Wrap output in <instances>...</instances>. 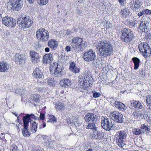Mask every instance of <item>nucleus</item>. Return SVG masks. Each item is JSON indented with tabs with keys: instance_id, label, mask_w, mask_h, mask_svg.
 Instances as JSON below:
<instances>
[{
	"instance_id": "obj_1",
	"label": "nucleus",
	"mask_w": 151,
	"mask_h": 151,
	"mask_svg": "<svg viewBox=\"0 0 151 151\" xmlns=\"http://www.w3.org/2000/svg\"><path fill=\"white\" fill-rule=\"evenodd\" d=\"M100 55L101 57L110 55L113 51V46L106 40L99 41L96 46Z\"/></svg>"
},
{
	"instance_id": "obj_2",
	"label": "nucleus",
	"mask_w": 151,
	"mask_h": 151,
	"mask_svg": "<svg viewBox=\"0 0 151 151\" xmlns=\"http://www.w3.org/2000/svg\"><path fill=\"white\" fill-rule=\"evenodd\" d=\"M70 44L72 48L77 50V52H82L87 46V43L83 38L79 36L74 37L72 40Z\"/></svg>"
},
{
	"instance_id": "obj_3",
	"label": "nucleus",
	"mask_w": 151,
	"mask_h": 151,
	"mask_svg": "<svg viewBox=\"0 0 151 151\" xmlns=\"http://www.w3.org/2000/svg\"><path fill=\"white\" fill-rule=\"evenodd\" d=\"M127 136V134L124 130L119 131L116 133L115 137L116 144L121 148L124 149L126 147Z\"/></svg>"
},
{
	"instance_id": "obj_4",
	"label": "nucleus",
	"mask_w": 151,
	"mask_h": 151,
	"mask_svg": "<svg viewBox=\"0 0 151 151\" xmlns=\"http://www.w3.org/2000/svg\"><path fill=\"white\" fill-rule=\"evenodd\" d=\"M134 38V36L133 32L130 29L124 28L122 30L120 39L124 42L129 43Z\"/></svg>"
},
{
	"instance_id": "obj_5",
	"label": "nucleus",
	"mask_w": 151,
	"mask_h": 151,
	"mask_svg": "<svg viewBox=\"0 0 151 151\" xmlns=\"http://www.w3.org/2000/svg\"><path fill=\"white\" fill-rule=\"evenodd\" d=\"M78 82L81 88L86 89L93 84V78L90 75H86L83 77L79 78Z\"/></svg>"
},
{
	"instance_id": "obj_6",
	"label": "nucleus",
	"mask_w": 151,
	"mask_h": 151,
	"mask_svg": "<svg viewBox=\"0 0 151 151\" xmlns=\"http://www.w3.org/2000/svg\"><path fill=\"white\" fill-rule=\"evenodd\" d=\"M50 73L56 77H60L64 74V70L63 68L55 62L50 66Z\"/></svg>"
},
{
	"instance_id": "obj_7",
	"label": "nucleus",
	"mask_w": 151,
	"mask_h": 151,
	"mask_svg": "<svg viewBox=\"0 0 151 151\" xmlns=\"http://www.w3.org/2000/svg\"><path fill=\"white\" fill-rule=\"evenodd\" d=\"M17 23L19 28H27L30 27L32 21L29 17L24 15L18 18Z\"/></svg>"
},
{
	"instance_id": "obj_8",
	"label": "nucleus",
	"mask_w": 151,
	"mask_h": 151,
	"mask_svg": "<svg viewBox=\"0 0 151 151\" xmlns=\"http://www.w3.org/2000/svg\"><path fill=\"white\" fill-rule=\"evenodd\" d=\"M140 52L143 56L147 57L151 54V49L146 42H141L138 46Z\"/></svg>"
},
{
	"instance_id": "obj_9",
	"label": "nucleus",
	"mask_w": 151,
	"mask_h": 151,
	"mask_svg": "<svg viewBox=\"0 0 151 151\" xmlns=\"http://www.w3.org/2000/svg\"><path fill=\"white\" fill-rule=\"evenodd\" d=\"M109 117L115 122L122 123L124 122V118L123 115L118 111H115L111 112Z\"/></svg>"
},
{
	"instance_id": "obj_10",
	"label": "nucleus",
	"mask_w": 151,
	"mask_h": 151,
	"mask_svg": "<svg viewBox=\"0 0 151 151\" xmlns=\"http://www.w3.org/2000/svg\"><path fill=\"white\" fill-rule=\"evenodd\" d=\"M101 126L104 129L110 130L113 126L111 119L105 116H102L101 118Z\"/></svg>"
},
{
	"instance_id": "obj_11",
	"label": "nucleus",
	"mask_w": 151,
	"mask_h": 151,
	"mask_svg": "<svg viewBox=\"0 0 151 151\" xmlns=\"http://www.w3.org/2000/svg\"><path fill=\"white\" fill-rule=\"evenodd\" d=\"M29 116L28 114H27L26 116L23 117V119L24 128L22 129V133L23 136L24 137H28L30 135V132L27 129Z\"/></svg>"
},
{
	"instance_id": "obj_12",
	"label": "nucleus",
	"mask_w": 151,
	"mask_h": 151,
	"mask_svg": "<svg viewBox=\"0 0 151 151\" xmlns=\"http://www.w3.org/2000/svg\"><path fill=\"white\" fill-rule=\"evenodd\" d=\"M149 21L148 18L145 17L141 19V22L139 24V26L138 27L140 32H145L148 31L149 29Z\"/></svg>"
},
{
	"instance_id": "obj_13",
	"label": "nucleus",
	"mask_w": 151,
	"mask_h": 151,
	"mask_svg": "<svg viewBox=\"0 0 151 151\" xmlns=\"http://www.w3.org/2000/svg\"><path fill=\"white\" fill-rule=\"evenodd\" d=\"M39 36H40V40L42 42L47 41L49 38V34L48 31L44 28H40L38 29Z\"/></svg>"
},
{
	"instance_id": "obj_14",
	"label": "nucleus",
	"mask_w": 151,
	"mask_h": 151,
	"mask_svg": "<svg viewBox=\"0 0 151 151\" xmlns=\"http://www.w3.org/2000/svg\"><path fill=\"white\" fill-rule=\"evenodd\" d=\"M96 57L95 52L90 49L84 53L83 58L84 60L86 62H90L93 61Z\"/></svg>"
},
{
	"instance_id": "obj_15",
	"label": "nucleus",
	"mask_w": 151,
	"mask_h": 151,
	"mask_svg": "<svg viewBox=\"0 0 151 151\" xmlns=\"http://www.w3.org/2000/svg\"><path fill=\"white\" fill-rule=\"evenodd\" d=\"M2 22L5 26L10 27H14L16 24V21L15 19L11 17H5L3 18Z\"/></svg>"
},
{
	"instance_id": "obj_16",
	"label": "nucleus",
	"mask_w": 151,
	"mask_h": 151,
	"mask_svg": "<svg viewBox=\"0 0 151 151\" xmlns=\"http://www.w3.org/2000/svg\"><path fill=\"white\" fill-rule=\"evenodd\" d=\"M12 9L13 10L19 11L21 9L23 4V0H10Z\"/></svg>"
},
{
	"instance_id": "obj_17",
	"label": "nucleus",
	"mask_w": 151,
	"mask_h": 151,
	"mask_svg": "<svg viewBox=\"0 0 151 151\" xmlns=\"http://www.w3.org/2000/svg\"><path fill=\"white\" fill-rule=\"evenodd\" d=\"M26 59V57L24 55L17 53L15 55V61L17 64L20 65L24 63Z\"/></svg>"
},
{
	"instance_id": "obj_18",
	"label": "nucleus",
	"mask_w": 151,
	"mask_h": 151,
	"mask_svg": "<svg viewBox=\"0 0 151 151\" xmlns=\"http://www.w3.org/2000/svg\"><path fill=\"white\" fill-rule=\"evenodd\" d=\"M84 119L87 122H96V115L93 113H88L85 115Z\"/></svg>"
},
{
	"instance_id": "obj_19",
	"label": "nucleus",
	"mask_w": 151,
	"mask_h": 151,
	"mask_svg": "<svg viewBox=\"0 0 151 151\" xmlns=\"http://www.w3.org/2000/svg\"><path fill=\"white\" fill-rule=\"evenodd\" d=\"M54 105L55 108L57 111H63L65 109V104L60 101H57L55 103Z\"/></svg>"
},
{
	"instance_id": "obj_20",
	"label": "nucleus",
	"mask_w": 151,
	"mask_h": 151,
	"mask_svg": "<svg viewBox=\"0 0 151 151\" xmlns=\"http://www.w3.org/2000/svg\"><path fill=\"white\" fill-rule=\"evenodd\" d=\"M130 106L131 108L138 109H141L143 107L141 103L139 101L133 100L131 101Z\"/></svg>"
},
{
	"instance_id": "obj_21",
	"label": "nucleus",
	"mask_w": 151,
	"mask_h": 151,
	"mask_svg": "<svg viewBox=\"0 0 151 151\" xmlns=\"http://www.w3.org/2000/svg\"><path fill=\"white\" fill-rule=\"evenodd\" d=\"M141 0H133L131 2V7L135 11L137 10L141 7Z\"/></svg>"
},
{
	"instance_id": "obj_22",
	"label": "nucleus",
	"mask_w": 151,
	"mask_h": 151,
	"mask_svg": "<svg viewBox=\"0 0 151 151\" xmlns=\"http://www.w3.org/2000/svg\"><path fill=\"white\" fill-rule=\"evenodd\" d=\"M114 104L115 106L119 111H124L127 109V106L121 102L116 101Z\"/></svg>"
},
{
	"instance_id": "obj_23",
	"label": "nucleus",
	"mask_w": 151,
	"mask_h": 151,
	"mask_svg": "<svg viewBox=\"0 0 151 151\" xmlns=\"http://www.w3.org/2000/svg\"><path fill=\"white\" fill-rule=\"evenodd\" d=\"M52 59V55L50 53L46 54L43 56V62L44 64L50 63Z\"/></svg>"
},
{
	"instance_id": "obj_24",
	"label": "nucleus",
	"mask_w": 151,
	"mask_h": 151,
	"mask_svg": "<svg viewBox=\"0 0 151 151\" xmlns=\"http://www.w3.org/2000/svg\"><path fill=\"white\" fill-rule=\"evenodd\" d=\"M60 84L62 87H68L71 86V81L69 79L64 78L60 81Z\"/></svg>"
},
{
	"instance_id": "obj_25",
	"label": "nucleus",
	"mask_w": 151,
	"mask_h": 151,
	"mask_svg": "<svg viewBox=\"0 0 151 151\" xmlns=\"http://www.w3.org/2000/svg\"><path fill=\"white\" fill-rule=\"evenodd\" d=\"M69 69L71 71L75 74L80 72L79 69L76 66V63L74 62H71L70 63Z\"/></svg>"
},
{
	"instance_id": "obj_26",
	"label": "nucleus",
	"mask_w": 151,
	"mask_h": 151,
	"mask_svg": "<svg viewBox=\"0 0 151 151\" xmlns=\"http://www.w3.org/2000/svg\"><path fill=\"white\" fill-rule=\"evenodd\" d=\"M120 14L122 17L125 18L129 17L131 15L130 11L127 8L122 9L120 12Z\"/></svg>"
},
{
	"instance_id": "obj_27",
	"label": "nucleus",
	"mask_w": 151,
	"mask_h": 151,
	"mask_svg": "<svg viewBox=\"0 0 151 151\" xmlns=\"http://www.w3.org/2000/svg\"><path fill=\"white\" fill-rule=\"evenodd\" d=\"M48 46L52 49L57 48L58 46V42L54 39H51L48 42Z\"/></svg>"
},
{
	"instance_id": "obj_28",
	"label": "nucleus",
	"mask_w": 151,
	"mask_h": 151,
	"mask_svg": "<svg viewBox=\"0 0 151 151\" xmlns=\"http://www.w3.org/2000/svg\"><path fill=\"white\" fill-rule=\"evenodd\" d=\"M9 66L6 63H0V72H6L9 69Z\"/></svg>"
},
{
	"instance_id": "obj_29",
	"label": "nucleus",
	"mask_w": 151,
	"mask_h": 151,
	"mask_svg": "<svg viewBox=\"0 0 151 151\" xmlns=\"http://www.w3.org/2000/svg\"><path fill=\"white\" fill-rule=\"evenodd\" d=\"M30 54L32 62L33 63H37L38 59V54L33 51H31Z\"/></svg>"
},
{
	"instance_id": "obj_30",
	"label": "nucleus",
	"mask_w": 151,
	"mask_h": 151,
	"mask_svg": "<svg viewBox=\"0 0 151 151\" xmlns=\"http://www.w3.org/2000/svg\"><path fill=\"white\" fill-rule=\"evenodd\" d=\"M132 60L134 64V70L138 69L139 67L140 63V59L137 57H134L132 59Z\"/></svg>"
},
{
	"instance_id": "obj_31",
	"label": "nucleus",
	"mask_w": 151,
	"mask_h": 151,
	"mask_svg": "<svg viewBox=\"0 0 151 151\" xmlns=\"http://www.w3.org/2000/svg\"><path fill=\"white\" fill-rule=\"evenodd\" d=\"M132 115L135 119H138L143 115V113L140 110H135L132 114Z\"/></svg>"
},
{
	"instance_id": "obj_32",
	"label": "nucleus",
	"mask_w": 151,
	"mask_h": 151,
	"mask_svg": "<svg viewBox=\"0 0 151 151\" xmlns=\"http://www.w3.org/2000/svg\"><path fill=\"white\" fill-rule=\"evenodd\" d=\"M104 136V133L101 132L97 131L96 135L95 133H93L92 135V138L96 139H100L102 138Z\"/></svg>"
},
{
	"instance_id": "obj_33",
	"label": "nucleus",
	"mask_w": 151,
	"mask_h": 151,
	"mask_svg": "<svg viewBox=\"0 0 151 151\" xmlns=\"http://www.w3.org/2000/svg\"><path fill=\"white\" fill-rule=\"evenodd\" d=\"M47 117H48L47 122L54 123L57 121V119L53 115L48 114L47 115Z\"/></svg>"
},
{
	"instance_id": "obj_34",
	"label": "nucleus",
	"mask_w": 151,
	"mask_h": 151,
	"mask_svg": "<svg viewBox=\"0 0 151 151\" xmlns=\"http://www.w3.org/2000/svg\"><path fill=\"white\" fill-rule=\"evenodd\" d=\"M30 124L31 126V131L33 133H35L37 131V123L33 121H31Z\"/></svg>"
},
{
	"instance_id": "obj_35",
	"label": "nucleus",
	"mask_w": 151,
	"mask_h": 151,
	"mask_svg": "<svg viewBox=\"0 0 151 151\" xmlns=\"http://www.w3.org/2000/svg\"><path fill=\"white\" fill-rule=\"evenodd\" d=\"M141 132L146 133V134L149 132L150 129L147 126H146L145 124H142L140 127Z\"/></svg>"
},
{
	"instance_id": "obj_36",
	"label": "nucleus",
	"mask_w": 151,
	"mask_h": 151,
	"mask_svg": "<svg viewBox=\"0 0 151 151\" xmlns=\"http://www.w3.org/2000/svg\"><path fill=\"white\" fill-rule=\"evenodd\" d=\"M126 22H127L128 24L131 27L137 26L138 23V21L136 20H134L133 21L130 22L129 19L126 20Z\"/></svg>"
},
{
	"instance_id": "obj_37",
	"label": "nucleus",
	"mask_w": 151,
	"mask_h": 151,
	"mask_svg": "<svg viewBox=\"0 0 151 151\" xmlns=\"http://www.w3.org/2000/svg\"><path fill=\"white\" fill-rule=\"evenodd\" d=\"M146 104L149 106L150 109H151V95H149L146 96Z\"/></svg>"
},
{
	"instance_id": "obj_38",
	"label": "nucleus",
	"mask_w": 151,
	"mask_h": 151,
	"mask_svg": "<svg viewBox=\"0 0 151 151\" xmlns=\"http://www.w3.org/2000/svg\"><path fill=\"white\" fill-rule=\"evenodd\" d=\"M96 122H88L87 126L88 128L93 129L94 130L96 129L95 123Z\"/></svg>"
},
{
	"instance_id": "obj_39",
	"label": "nucleus",
	"mask_w": 151,
	"mask_h": 151,
	"mask_svg": "<svg viewBox=\"0 0 151 151\" xmlns=\"http://www.w3.org/2000/svg\"><path fill=\"white\" fill-rule=\"evenodd\" d=\"M132 133L134 135H139L141 134V130L140 129L137 128H134L132 130Z\"/></svg>"
},
{
	"instance_id": "obj_40",
	"label": "nucleus",
	"mask_w": 151,
	"mask_h": 151,
	"mask_svg": "<svg viewBox=\"0 0 151 151\" xmlns=\"http://www.w3.org/2000/svg\"><path fill=\"white\" fill-rule=\"evenodd\" d=\"M54 78H49L48 81L47 83L48 84L51 86H55V82L54 80Z\"/></svg>"
},
{
	"instance_id": "obj_41",
	"label": "nucleus",
	"mask_w": 151,
	"mask_h": 151,
	"mask_svg": "<svg viewBox=\"0 0 151 151\" xmlns=\"http://www.w3.org/2000/svg\"><path fill=\"white\" fill-rule=\"evenodd\" d=\"M11 151H20L19 150L17 146L14 144L12 145L11 147Z\"/></svg>"
},
{
	"instance_id": "obj_42",
	"label": "nucleus",
	"mask_w": 151,
	"mask_h": 151,
	"mask_svg": "<svg viewBox=\"0 0 151 151\" xmlns=\"http://www.w3.org/2000/svg\"><path fill=\"white\" fill-rule=\"evenodd\" d=\"M39 5L41 6L45 5L48 2L49 0H39Z\"/></svg>"
},
{
	"instance_id": "obj_43",
	"label": "nucleus",
	"mask_w": 151,
	"mask_h": 151,
	"mask_svg": "<svg viewBox=\"0 0 151 151\" xmlns=\"http://www.w3.org/2000/svg\"><path fill=\"white\" fill-rule=\"evenodd\" d=\"M112 25L111 23L107 21L105 25V27L107 29H109L111 28L112 27Z\"/></svg>"
},
{
	"instance_id": "obj_44",
	"label": "nucleus",
	"mask_w": 151,
	"mask_h": 151,
	"mask_svg": "<svg viewBox=\"0 0 151 151\" xmlns=\"http://www.w3.org/2000/svg\"><path fill=\"white\" fill-rule=\"evenodd\" d=\"M93 92H94V91H92V93H93V98H98L99 97H100L101 94L100 93H97V92H95L94 93H93Z\"/></svg>"
},
{
	"instance_id": "obj_45",
	"label": "nucleus",
	"mask_w": 151,
	"mask_h": 151,
	"mask_svg": "<svg viewBox=\"0 0 151 151\" xmlns=\"http://www.w3.org/2000/svg\"><path fill=\"white\" fill-rule=\"evenodd\" d=\"M45 119V114L44 113H40V116L38 117V120L44 121Z\"/></svg>"
},
{
	"instance_id": "obj_46",
	"label": "nucleus",
	"mask_w": 151,
	"mask_h": 151,
	"mask_svg": "<svg viewBox=\"0 0 151 151\" xmlns=\"http://www.w3.org/2000/svg\"><path fill=\"white\" fill-rule=\"evenodd\" d=\"M38 70L37 68H35L32 73L33 76L36 78H37V77L38 76Z\"/></svg>"
},
{
	"instance_id": "obj_47",
	"label": "nucleus",
	"mask_w": 151,
	"mask_h": 151,
	"mask_svg": "<svg viewBox=\"0 0 151 151\" xmlns=\"http://www.w3.org/2000/svg\"><path fill=\"white\" fill-rule=\"evenodd\" d=\"M144 10L145 15H150L151 14V10L146 9H144Z\"/></svg>"
},
{
	"instance_id": "obj_48",
	"label": "nucleus",
	"mask_w": 151,
	"mask_h": 151,
	"mask_svg": "<svg viewBox=\"0 0 151 151\" xmlns=\"http://www.w3.org/2000/svg\"><path fill=\"white\" fill-rule=\"evenodd\" d=\"M43 77H44L43 73L41 70H38V78H42Z\"/></svg>"
},
{
	"instance_id": "obj_49",
	"label": "nucleus",
	"mask_w": 151,
	"mask_h": 151,
	"mask_svg": "<svg viewBox=\"0 0 151 151\" xmlns=\"http://www.w3.org/2000/svg\"><path fill=\"white\" fill-rule=\"evenodd\" d=\"M139 74L140 75L142 76H145V70L142 69L139 71Z\"/></svg>"
},
{
	"instance_id": "obj_50",
	"label": "nucleus",
	"mask_w": 151,
	"mask_h": 151,
	"mask_svg": "<svg viewBox=\"0 0 151 151\" xmlns=\"http://www.w3.org/2000/svg\"><path fill=\"white\" fill-rule=\"evenodd\" d=\"M34 96L32 97L31 99H33L34 101L37 102L38 101V99L37 98V96L36 95H34Z\"/></svg>"
},
{
	"instance_id": "obj_51",
	"label": "nucleus",
	"mask_w": 151,
	"mask_h": 151,
	"mask_svg": "<svg viewBox=\"0 0 151 151\" xmlns=\"http://www.w3.org/2000/svg\"><path fill=\"white\" fill-rule=\"evenodd\" d=\"M46 126L45 122L44 121H42V124H41L39 126V129L43 128L45 127Z\"/></svg>"
},
{
	"instance_id": "obj_52",
	"label": "nucleus",
	"mask_w": 151,
	"mask_h": 151,
	"mask_svg": "<svg viewBox=\"0 0 151 151\" xmlns=\"http://www.w3.org/2000/svg\"><path fill=\"white\" fill-rule=\"evenodd\" d=\"M65 50L66 52H70L71 50V48L69 46H67L65 48Z\"/></svg>"
},
{
	"instance_id": "obj_53",
	"label": "nucleus",
	"mask_w": 151,
	"mask_h": 151,
	"mask_svg": "<svg viewBox=\"0 0 151 151\" xmlns=\"http://www.w3.org/2000/svg\"><path fill=\"white\" fill-rule=\"evenodd\" d=\"M143 15H145L144 10H143L142 12H139L138 14V16L139 17H141Z\"/></svg>"
},
{
	"instance_id": "obj_54",
	"label": "nucleus",
	"mask_w": 151,
	"mask_h": 151,
	"mask_svg": "<svg viewBox=\"0 0 151 151\" xmlns=\"http://www.w3.org/2000/svg\"><path fill=\"white\" fill-rule=\"evenodd\" d=\"M46 108V107L45 106L43 107L41 109V111L40 112V113H44V114H45L46 113V111H45Z\"/></svg>"
},
{
	"instance_id": "obj_55",
	"label": "nucleus",
	"mask_w": 151,
	"mask_h": 151,
	"mask_svg": "<svg viewBox=\"0 0 151 151\" xmlns=\"http://www.w3.org/2000/svg\"><path fill=\"white\" fill-rule=\"evenodd\" d=\"M118 1L121 5H124V0H118Z\"/></svg>"
},
{
	"instance_id": "obj_56",
	"label": "nucleus",
	"mask_w": 151,
	"mask_h": 151,
	"mask_svg": "<svg viewBox=\"0 0 151 151\" xmlns=\"http://www.w3.org/2000/svg\"><path fill=\"white\" fill-rule=\"evenodd\" d=\"M29 115V122H30V120H31V119L30 118L31 117V118L32 119H35V116L32 114L31 115H29Z\"/></svg>"
},
{
	"instance_id": "obj_57",
	"label": "nucleus",
	"mask_w": 151,
	"mask_h": 151,
	"mask_svg": "<svg viewBox=\"0 0 151 151\" xmlns=\"http://www.w3.org/2000/svg\"><path fill=\"white\" fill-rule=\"evenodd\" d=\"M45 50L46 52H48L50 51V49L49 47H47L45 48Z\"/></svg>"
},
{
	"instance_id": "obj_58",
	"label": "nucleus",
	"mask_w": 151,
	"mask_h": 151,
	"mask_svg": "<svg viewBox=\"0 0 151 151\" xmlns=\"http://www.w3.org/2000/svg\"><path fill=\"white\" fill-rule=\"evenodd\" d=\"M27 1L29 2L30 3H33L34 1V0H27Z\"/></svg>"
},
{
	"instance_id": "obj_59",
	"label": "nucleus",
	"mask_w": 151,
	"mask_h": 151,
	"mask_svg": "<svg viewBox=\"0 0 151 151\" xmlns=\"http://www.w3.org/2000/svg\"><path fill=\"white\" fill-rule=\"evenodd\" d=\"M87 151H93L92 149H89Z\"/></svg>"
},
{
	"instance_id": "obj_60",
	"label": "nucleus",
	"mask_w": 151,
	"mask_h": 151,
	"mask_svg": "<svg viewBox=\"0 0 151 151\" xmlns=\"http://www.w3.org/2000/svg\"><path fill=\"white\" fill-rule=\"evenodd\" d=\"M43 138H44V139H46V138H47V137L46 136H44L43 137Z\"/></svg>"
},
{
	"instance_id": "obj_61",
	"label": "nucleus",
	"mask_w": 151,
	"mask_h": 151,
	"mask_svg": "<svg viewBox=\"0 0 151 151\" xmlns=\"http://www.w3.org/2000/svg\"><path fill=\"white\" fill-rule=\"evenodd\" d=\"M61 94H63L64 93V91H61L60 92Z\"/></svg>"
},
{
	"instance_id": "obj_62",
	"label": "nucleus",
	"mask_w": 151,
	"mask_h": 151,
	"mask_svg": "<svg viewBox=\"0 0 151 151\" xmlns=\"http://www.w3.org/2000/svg\"><path fill=\"white\" fill-rule=\"evenodd\" d=\"M37 32H38V30L36 32V37H38V34H37Z\"/></svg>"
},
{
	"instance_id": "obj_63",
	"label": "nucleus",
	"mask_w": 151,
	"mask_h": 151,
	"mask_svg": "<svg viewBox=\"0 0 151 151\" xmlns=\"http://www.w3.org/2000/svg\"><path fill=\"white\" fill-rule=\"evenodd\" d=\"M2 18L1 16V14L0 13V19H1Z\"/></svg>"
},
{
	"instance_id": "obj_64",
	"label": "nucleus",
	"mask_w": 151,
	"mask_h": 151,
	"mask_svg": "<svg viewBox=\"0 0 151 151\" xmlns=\"http://www.w3.org/2000/svg\"><path fill=\"white\" fill-rule=\"evenodd\" d=\"M16 116H18L16 114H15V113H13Z\"/></svg>"
}]
</instances>
